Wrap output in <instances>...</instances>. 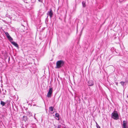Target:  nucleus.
<instances>
[{
    "label": "nucleus",
    "instance_id": "4",
    "mask_svg": "<svg viewBox=\"0 0 128 128\" xmlns=\"http://www.w3.org/2000/svg\"><path fill=\"white\" fill-rule=\"evenodd\" d=\"M48 15L50 16V18H51L53 16V12L52 10L51 9L50 10L48 11L47 14Z\"/></svg>",
    "mask_w": 128,
    "mask_h": 128
},
{
    "label": "nucleus",
    "instance_id": "14",
    "mask_svg": "<svg viewBox=\"0 0 128 128\" xmlns=\"http://www.w3.org/2000/svg\"><path fill=\"white\" fill-rule=\"evenodd\" d=\"M122 86H124V82H120Z\"/></svg>",
    "mask_w": 128,
    "mask_h": 128
},
{
    "label": "nucleus",
    "instance_id": "10",
    "mask_svg": "<svg viewBox=\"0 0 128 128\" xmlns=\"http://www.w3.org/2000/svg\"><path fill=\"white\" fill-rule=\"evenodd\" d=\"M8 38V40L10 42H11L13 40V39L10 36H9Z\"/></svg>",
    "mask_w": 128,
    "mask_h": 128
},
{
    "label": "nucleus",
    "instance_id": "1",
    "mask_svg": "<svg viewBox=\"0 0 128 128\" xmlns=\"http://www.w3.org/2000/svg\"><path fill=\"white\" fill-rule=\"evenodd\" d=\"M64 62L62 60H60L58 61L56 64V68H59L63 66Z\"/></svg>",
    "mask_w": 128,
    "mask_h": 128
},
{
    "label": "nucleus",
    "instance_id": "11",
    "mask_svg": "<svg viewBox=\"0 0 128 128\" xmlns=\"http://www.w3.org/2000/svg\"><path fill=\"white\" fill-rule=\"evenodd\" d=\"M82 5L84 7H85L86 6V2L84 1H83L82 2Z\"/></svg>",
    "mask_w": 128,
    "mask_h": 128
},
{
    "label": "nucleus",
    "instance_id": "16",
    "mask_svg": "<svg viewBox=\"0 0 128 128\" xmlns=\"http://www.w3.org/2000/svg\"><path fill=\"white\" fill-rule=\"evenodd\" d=\"M96 126L97 128H100V126H99L98 125V124L96 125Z\"/></svg>",
    "mask_w": 128,
    "mask_h": 128
},
{
    "label": "nucleus",
    "instance_id": "7",
    "mask_svg": "<svg viewBox=\"0 0 128 128\" xmlns=\"http://www.w3.org/2000/svg\"><path fill=\"white\" fill-rule=\"evenodd\" d=\"M88 83L89 84V85L90 86H92L93 84V82L92 81H89Z\"/></svg>",
    "mask_w": 128,
    "mask_h": 128
},
{
    "label": "nucleus",
    "instance_id": "3",
    "mask_svg": "<svg viewBox=\"0 0 128 128\" xmlns=\"http://www.w3.org/2000/svg\"><path fill=\"white\" fill-rule=\"evenodd\" d=\"M52 88H49L48 92V93L47 96L48 98H50L51 96L52 92Z\"/></svg>",
    "mask_w": 128,
    "mask_h": 128
},
{
    "label": "nucleus",
    "instance_id": "17",
    "mask_svg": "<svg viewBox=\"0 0 128 128\" xmlns=\"http://www.w3.org/2000/svg\"><path fill=\"white\" fill-rule=\"evenodd\" d=\"M38 1L40 2H42V0H38Z\"/></svg>",
    "mask_w": 128,
    "mask_h": 128
},
{
    "label": "nucleus",
    "instance_id": "9",
    "mask_svg": "<svg viewBox=\"0 0 128 128\" xmlns=\"http://www.w3.org/2000/svg\"><path fill=\"white\" fill-rule=\"evenodd\" d=\"M54 108L52 106H50L49 107V110L51 112H52Z\"/></svg>",
    "mask_w": 128,
    "mask_h": 128
},
{
    "label": "nucleus",
    "instance_id": "19",
    "mask_svg": "<svg viewBox=\"0 0 128 128\" xmlns=\"http://www.w3.org/2000/svg\"><path fill=\"white\" fill-rule=\"evenodd\" d=\"M119 0L120 1H121V0Z\"/></svg>",
    "mask_w": 128,
    "mask_h": 128
},
{
    "label": "nucleus",
    "instance_id": "18",
    "mask_svg": "<svg viewBox=\"0 0 128 128\" xmlns=\"http://www.w3.org/2000/svg\"><path fill=\"white\" fill-rule=\"evenodd\" d=\"M111 116L112 117V114H111Z\"/></svg>",
    "mask_w": 128,
    "mask_h": 128
},
{
    "label": "nucleus",
    "instance_id": "13",
    "mask_svg": "<svg viewBox=\"0 0 128 128\" xmlns=\"http://www.w3.org/2000/svg\"><path fill=\"white\" fill-rule=\"evenodd\" d=\"M55 116L56 117L58 118L59 116V114L57 113H56L55 114Z\"/></svg>",
    "mask_w": 128,
    "mask_h": 128
},
{
    "label": "nucleus",
    "instance_id": "5",
    "mask_svg": "<svg viewBox=\"0 0 128 128\" xmlns=\"http://www.w3.org/2000/svg\"><path fill=\"white\" fill-rule=\"evenodd\" d=\"M123 128H126L127 122L126 121H123Z\"/></svg>",
    "mask_w": 128,
    "mask_h": 128
},
{
    "label": "nucleus",
    "instance_id": "6",
    "mask_svg": "<svg viewBox=\"0 0 128 128\" xmlns=\"http://www.w3.org/2000/svg\"><path fill=\"white\" fill-rule=\"evenodd\" d=\"M16 47H18V44L14 42H11Z\"/></svg>",
    "mask_w": 128,
    "mask_h": 128
},
{
    "label": "nucleus",
    "instance_id": "15",
    "mask_svg": "<svg viewBox=\"0 0 128 128\" xmlns=\"http://www.w3.org/2000/svg\"><path fill=\"white\" fill-rule=\"evenodd\" d=\"M61 127V125H59L58 126L57 128H60Z\"/></svg>",
    "mask_w": 128,
    "mask_h": 128
},
{
    "label": "nucleus",
    "instance_id": "2",
    "mask_svg": "<svg viewBox=\"0 0 128 128\" xmlns=\"http://www.w3.org/2000/svg\"><path fill=\"white\" fill-rule=\"evenodd\" d=\"M112 118L117 120L119 119V116L118 112L114 111L112 112Z\"/></svg>",
    "mask_w": 128,
    "mask_h": 128
},
{
    "label": "nucleus",
    "instance_id": "8",
    "mask_svg": "<svg viewBox=\"0 0 128 128\" xmlns=\"http://www.w3.org/2000/svg\"><path fill=\"white\" fill-rule=\"evenodd\" d=\"M4 32L6 34V36H7V38L9 36H10L8 32Z\"/></svg>",
    "mask_w": 128,
    "mask_h": 128
},
{
    "label": "nucleus",
    "instance_id": "12",
    "mask_svg": "<svg viewBox=\"0 0 128 128\" xmlns=\"http://www.w3.org/2000/svg\"><path fill=\"white\" fill-rule=\"evenodd\" d=\"M6 103L4 102L1 101V102L0 104L2 105V106H4L5 104Z\"/></svg>",
    "mask_w": 128,
    "mask_h": 128
}]
</instances>
